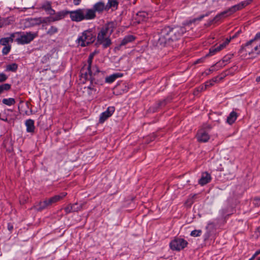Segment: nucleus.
<instances>
[{
  "label": "nucleus",
  "instance_id": "nucleus-1",
  "mask_svg": "<svg viewBox=\"0 0 260 260\" xmlns=\"http://www.w3.org/2000/svg\"><path fill=\"white\" fill-rule=\"evenodd\" d=\"M185 31V28L183 27L176 26L172 28L166 26L155 36V41L157 40V45L165 46L170 41L177 40Z\"/></svg>",
  "mask_w": 260,
  "mask_h": 260
},
{
  "label": "nucleus",
  "instance_id": "nucleus-2",
  "mask_svg": "<svg viewBox=\"0 0 260 260\" xmlns=\"http://www.w3.org/2000/svg\"><path fill=\"white\" fill-rule=\"evenodd\" d=\"M63 14L62 19L70 14V18L73 21L80 22L83 20L94 19V12L91 9H79L75 11L62 10L60 11Z\"/></svg>",
  "mask_w": 260,
  "mask_h": 260
},
{
  "label": "nucleus",
  "instance_id": "nucleus-3",
  "mask_svg": "<svg viewBox=\"0 0 260 260\" xmlns=\"http://www.w3.org/2000/svg\"><path fill=\"white\" fill-rule=\"evenodd\" d=\"M114 23L112 22L105 24L100 29L97 36V43L106 48L109 47L112 42L110 36L114 30Z\"/></svg>",
  "mask_w": 260,
  "mask_h": 260
},
{
  "label": "nucleus",
  "instance_id": "nucleus-4",
  "mask_svg": "<svg viewBox=\"0 0 260 260\" xmlns=\"http://www.w3.org/2000/svg\"><path fill=\"white\" fill-rule=\"evenodd\" d=\"M252 57H255L260 54V32L257 33L254 38L247 42L241 49Z\"/></svg>",
  "mask_w": 260,
  "mask_h": 260
},
{
  "label": "nucleus",
  "instance_id": "nucleus-5",
  "mask_svg": "<svg viewBox=\"0 0 260 260\" xmlns=\"http://www.w3.org/2000/svg\"><path fill=\"white\" fill-rule=\"evenodd\" d=\"M95 40V35L92 29L83 31L79 35L76 40V43L81 47H85L92 44Z\"/></svg>",
  "mask_w": 260,
  "mask_h": 260
},
{
  "label": "nucleus",
  "instance_id": "nucleus-6",
  "mask_svg": "<svg viewBox=\"0 0 260 260\" xmlns=\"http://www.w3.org/2000/svg\"><path fill=\"white\" fill-rule=\"evenodd\" d=\"M251 0H247L240 3L230 8L228 10L224 11L218 14L214 19L211 21L212 22H217L222 18L225 17L229 15L232 14L238 10H241L245 6H247L251 3Z\"/></svg>",
  "mask_w": 260,
  "mask_h": 260
},
{
  "label": "nucleus",
  "instance_id": "nucleus-7",
  "mask_svg": "<svg viewBox=\"0 0 260 260\" xmlns=\"http://www.w3.org/2000/svg\"><path fill=\"white\" fill-rule=\"evenodd\" d=\"M19 37L16 41L19 44H27L31 42L37 36L36 33L29 32H17Z\"/></svg>",
  "mask_w": 260,
  "mask_h": 260
},
{
  "label": "nucleus",
  "instance_id": "nucleus-8",
  "mask_svg": "<svg viewBox=\"0 0 260 260\" xmlns=\"http://www.w3.org/2000/svg\"><path fill=\"white\" fill-rule=\"evenodd\" d=\"M187 242L180 238H176L170 243V247L173 250L180 251L186 247Z\"/></svg>",
  "mask_w": 260,
  "mask_h": 260
},
{
  "label": "nucleus",
  "instance_id": "nucleus-9",
  "mask_svg": "<svg viewBox=\"0 0 260 260\" xmlns=\"http://www.w3.org/2000/svg\"><path fill=\"white\" fill-rule=\"evenodd\" d=\"M91 84L87 87H84V92H86L89 99H92L95 96L98 92V86L97 84H93V82H90Z\"/></svg>",
  "mask_w": 260,
  "mask_h": 260
},
{
  "label": "nucleus",
  "instance_id": "nucleus-10",
  "mask_svg": "<svg viewBox=\"0 0 260 260\" xmlns=\"http://www.w3.org/2000/svg\"><path fill=\"white\" fill-rule=\"evenodd\" d=\"M81 78H84L85 80H89L90 82H94V78L92 77V72L89 67L86 69L84 67L80 71Z\"/></svg>",
  "mask_w": 260,
  "mask_h": 260
},
{
  "label": "nucleus",
  "instance_id": "nucleus-11",
  "mask_svg": "<svg viewBox=\"0 0 260 260\" xmlns=\"http://www.w3.org/2000/svg\"><path fill=\"white\" fill-rule=\"evenodd\" d=\"M62 16L63 14L58 11L57 12L56 16H49L45 18L41 17V23H48L58 21L62 19Z\"/></svg>",
  "mask_w": 260,
  "mask_h": 260
},
{
  "label": "nucleus",
  "instance_id": "nucleus-12",
  "mask_svg": "<svg viewBox=\"0 0 260 260\" xmlns=\"http://www.w3.org/2000/svg\"><path fill=\"white\" fill-rule=\"evenodd\" d=\"M90 9L94 12V19L96 17V12L101 13L104 10H108L106 5L103 2H99L96 3L93 6V8Z\"/></svg>",
  "mask_w": 260,
  "mask_h": 260
},
{
  "label": "nucleus",
  "instance_id": "nucleus-13",
  "mask_svg": "<svg viewBox=\"0 0 260 260\" xmlns=\"http://www.w3.org/2000/svg\"><path fill=\"white\" fill-rule=\"evenodd\" d=\"M41 8L49 16H56V15L57 12L52 8L51 3L50 2L46 1L43 3L41 6Z\"/></svg>",
  "mask_w": 260,
  "mask_h": 260
},
{
  "label": "nucleus",
  "instance_id": "nucleus-14",
  "mask_svg": "<svg viewBox=\"0 0 260 260\" xmlns=\"http://www.w3.org/2000/svg\"><path fill=\"white\" fill-rule=\"evenodd\" d=\"M115 111L114 107H109L107 109L103 112L100 117V122L103 123L108 118L110 117Z\"/></svg>",
  "mask_w": 260,
  "mask_h": 260
},
{
  "label": "nucleus",
  "instance_id": "nucleus-15",
  "mask_svg": "<svg viewBox=\"0 0 260 260\" xmlns=\"http://www.w3.org/2000/svg\"><path fill=\"white\" fill-rule=\"evenodd\" d=\"M197 138L198 141L200 142H206L209 140L210 136L206 131L204 129H201L198 132Z\"/></svg>",
  "mask_w": 260,
  "mask_h": 260
},
{
  "label": "nucleus",
  "instance_id": "nucleus-16",
  "mask_svg": "<svg viewBox=\"0 0 260 260\" xmlns=\"http://www.w3.org/2000/svg\"><path fill=\"white\" fill-rule=\"evenodd\" d=\"M230 42V39L229 40L228 39H226L224 42L220 44L219 46L217 47L214 46L211 48L209 50L210 55H213L215 54L216 52H219L222 49H223Z\"/></svg>",
  "mask_w": 260,
  "mask_h": 260
},
{
  "label": "nucleus",
  "instance_id": "nucleus-17",
  "mask_svg": "<svg viewBox=\"0 0 260 260\" xmlns=\"http://www.w3.org/2000/svg\"><path fill=\"white\" fill-rule=\"evenodd\" d=\"M67 194V193L66 192H62L59 194L55 195L50 198L47 199L49 206L60 201L63 197H64Z\"/></svg>",
  "mask_w": 260,
  "mask_h": 260
},
{
  "label": "nucleus",
  "instance_id": "nucleus-18",
  "mask_svg": "<svg viewBox=\"0 0 260 260\" xmlns=\"http://www.w3.org/2000/svg\"><path fill=\"white\" fill-rule=\"evenodd\" d=\"M25 21L28 26H33L41 24V17L27 18Z\"/></svg>",
  "mask_w": 260,
  "mask_h": 260
},
{
  "label": "nucleus",
  "instance_id": "nucleus-19",
  "mask_svg": "<svg viewBox=\"0 0 260 260\" xmlns=\"http://www.w3.org/2000/svg\"><path fill=\"white\" fill-rule=\"evenodd\" d=\"M211 177L210 175L207 173L204 172L202 173L201 179L199 180V183L201 185H204L210 181Z\"/></svg>",
  "mask_w": 260,
  "mask_h": 260
},
{
  "label": "nucleus",
  "instance_id": "nucleus-20",
  "mask_svg": "<svg viewBox=\"0 0 260 260\" xmlns=\"http://www.w3.org/2000/svg\"><path fill=\"white\" fill-rule=\"evenodd\" d=\"M35 121L34 120L29 119L25 121V125L26 127V131L28 133H33L35 131Z\"/></svg>",
  "mask_w": 260,
  "mask_h": 260
},
{
  "label": "nucleus",
  "instance_id": "nucleus-21",
  "mask_svg": "<svg viewBox=\"0 0 260 260\" xmlns=\"http://www.w3.org/2000/svg\"><path fill=\"white\" fill-rule=\"evenodd\" d=\"M238 117V114L235 111L231 112L226 118V122L229 124H232L235 122Z\"/></svg>",
  "mask_w": 260,
  "mask_h": 260
},
{
  "label": "nucleus",
  "instance_id": "nucleus-22",
  "mask_svg": "<svg viewBox=\"0 0 260 260\" xmlns=\"http://www.w3.org/2000/svg\"><path fill=\"white\" fill-rule=\"evenodd\" d=\"M147 16V13L144 11L139 12L136 14L135 19L138 23H140L141 21L144 20Z\"/></svg>",
  "mask_w": 260,
  "mask_h": 260
},
{
  "label": "nucleus",
  "instance_id": "nucleus-23",
  "mask_svg": "<svg viewBox=\"0 0 260 260\" xmlns=\"http://www.w3.org/2000/svg\"><path fill=\"white\" fill-rule=\"evenodd\" d=\"M122 76V74L117 73L113 74L106 78V82L107 83H111L113 82L117 78Z\"/></svg>",
  "mask_w": 260,
  "mask_h": 260
},
{
  "label": "nucleus",
  "instance_id": "nucleus-24",
  "mask_svg": "<svg viewBox=\"0 0 260 260\" xmlns=\"http://www.w3.org/2000/svg\"><path fill=\"white\" fill-rule=\"evenodd\" d=\"M49 206L47 199L42 202H40L36 206V209L38 211L43 210Z\"/></svg>",
  "mask_w": 260,
  "mask_h": 260
},
{
  "label": "nucleus",
  "instance_id": "nucleus-25",
  "mask_svg": "<svg viewBox=\"0 0 260 260\" xmlns=\"http://www.w3.org/2000/svg\"><path fill=\"white\" fill-rule=\"evenodd\" d=\"M135 40V37L132 35H128L125 37L121 41L120 45L124 46L128 44V43L132 42Z\"/></svg>",
  "mask_w": 260,
  "mask_h": 260
},
{
  "label": "nucleus",
  "instance_id": "nucleus-26",
  "mask_svg": "<svg viewBox=\"0 0 260 260\" xmlns=\"http://www.w3.org/2000/svg\"><path fill=\"white\" fill-rule=\"evenodd\" d=\"M118 5L117 0H108L106 5L107 9L108 10L110 8L117 9Z\"/></svg>",
  "mask_w": 260,
  "mask_h": 260
},
{
  "label": "nucleus",
  "instance_id": "nucleus-27",
  "mask_svg": "<svg viewBox=\"0 0 260 260\" xmlns=\"http://www.w3.org/2000/svg\"><path fill=\"white\" fill-rule=\"evenodd\" d=\"M2 102L4 104L10 106L15 104V100L13 98L4 99Z\"/></svg>",
  "mask_w": 260,
  "mask_h": 260
},
{
  "label": "nucleus",
  "instance_id": "nucleus-28",
  "mask_svg": "<svg viewBox=\"0 0 260 260\" xmlns=\"http://www.w3.org/2000/svg\"><path fill=\"white\" fill-rule=\"evenodd\" d=\"M18 69V65L13 63L12 64H10L7 66L6 71H11V72H15Z\"/></svg>",
  "mask_w": 260,
  "mask_h": 260
},
{
  "label": "nucleus",
  "instance_id": "nucleus-29",
  "mask_svg": "<svg viewBox=\"0 0 260 260\" xmlns=\"http://www.w3.org/2000/svg\"><path fill=\"white\" fill-rule=\"evenodd\" d=\"M58 31V29L57 27L55 26H51L47 31V34L50 36H51L54 34H56Z\"/></svg>",
  "mask_w": 260,
  "mask_h": 260
},
{
  "label": "nucleus",
  "instance_id": "nucleus-30",
  "mask_svg": "<svg viewBox=\"0 0 260 260\" xmlns=\"http://www.w3.org/2000/svg\"><path fill=\"white\" fill-rule=\"evenodd\" d=\"M13 42L11 38H3L0 40V44L4 46H8V43Z\"/></svg>",
  "mask_w": 260,
  "mask_h": 260
},
{
  "label": "nucleus",
  "instance_id": "nucleus-31",
  "mask_svg": "<svg viewBox=\"0 0 260 260\" xmlns=\"http://www.w3.org/2000/svg\"><path fill=\"white\" fill-rule=\"evenodd\" d=\"M11 88V85L8 83L0 85V94L5 91L9 90Z\"/></svg>",
  "mask_w": 260,
  "mask_h": 260
},
{
  "label": "nucleus",
  "instance_id": "nucleus-32",
  "mask_svg": "<svg viewBox=\"0 0 260 260\" xmlns=\"http://www.w3.org/2000/svg\"><path fill=\"white\" fill-rule=\"evenodd\" d=\"M13 21V19L10 18H3V27L11 24Z\"/></svg>",
  "mask_w": 260,
  "mask_h": 260
},
{
  "label": "nucleus",
  "instance_id": "nucleus-33",
  "mask_svg": "<svg viewBox=\"0 0 260 260\" xmlns=\"http://www.w3.org/2000/svg\"><path fill=\"white\" fill-rule=\"evenodd\" d=\"M73 207V212H77L80 210L82 208V204H78V203H75L74 204H72Z\"/></svg>",
  "mask_w": 260,
  "mask_h": 260
},
{
  "label": "nucleus",
  "instance_id": "nucleus-34",
  "mask_svg": "<svg viewBox=\"0 0 260 260\" xmlns=\"http://www.w3.org/2000/svg\"><path fill=\"white\" fill-rule=\"evenodd\" d=\"M11 49L10 45L4 46L2 50V53L4 55H7L9 53Z\"/></svg>",
  "mask_w": 260,
  "mask_h": 260
},
{
  "label": "nucleus",
  "instance_id": "nucleus-35",
  "mask_svg": "<svg viewBox=\"0 0 260 260\" xmlns=\"http://www.w3.org/2000/svg\"><path fill=\"white\" fill-rule=\"evenodd\" d=\"M201 230H193L191 232L190 235L193 237H198L201 235Z\"/></svg>",
  "mask_w": 260,
  "mask_h": 260
},
{
  "label": "nucleus",
  "instance_id": "nucleus-36",
  "mask_svg": "<svg viewBox=\"0 0 260 260\" xmlns=\"http://www.w3.org/2000/svg\"><path fill=\"white\" fill-rule=\"evenodd\" d=\"M64 211L67 214L73 212L72 204H70L66 208H64Z\"/></svg>",
  "mask_w": 260,
  "mask_h": 260
},
{
  "label": "nucleus",
  "instance_id": "nucleus-37",
  "mask_svg": "<svg viewBox=\"0 0 260 260\" xmlns=\"http://www.w3.org/2000/svg\"><path fill=\"white\" fill-rule=\"evenodd\" d=\"M7 78V76L4 73H0V82L5 81Z\"/></svg>",
  "mask_w": 260,
  "mask_h": 260
},
{
  "label": "nucleus",
  "instance_id": "nucleus-38",
  "mask_svg": "<svg viewBox=\"0 0 260 260\" xmlns=\"http://www.w3.org/2000/svg\"><path fill=\"white\" fill-rule=\"evenodd\" d=\"M93 57V54H90L88 58V60H87V62H88V65L87 67H89V68H91V63H92V61Z\"/></svg>",
  "mask_w": 260,
  "mask_h": 260
},
{
  "label": "nucleus",
  "instance_id": "nucleus-39",
  "mask_svg": "<svg viewBox=\"0 0 260 260\" xmlns=\"http://www.w3.org/2000/svg\"><path fill=\"white\" fill-rule=\"evenodd\" d=\"M91 71L92 72V77H93L95 75L96 73H98L100 72L97 67H93Z\"/></svg>",
  "mask_w": 260,
  "mask_h": 260
},
{
  "label": "nucleus",
  "instance_id": "nucleus-40",
  "mask_svg": "<svg viewBox=\"0 0 260 260\" xmlns=\"http://www.w3.org/2000/svg\"><path fill=\"white\" fill-rule=\"evenodd\" d=\"M231 57L230 55H226V56H225L223 59H222V61L224 62H228L229 61V60H230Z\"/></svg>",
  "mask_w": 260,
  "mask_h": 260
},
{
  "label": "nucleus",
  "instance_id": "nucleus-41",
  "mask_svg": "<svg viewBox=\"0 0 260 260\" xmlns=\"http://www.w3.org/2000/svg\"><path fill=\"white\" fill-rule=\"evenodd\" d=\"M259 254H260V249L256 251L255 252V253L253 255V256L249 259V260H253L255 258L256 256L259 255Z\"/></svg>",
  "mask_w": 260,
  "mask_h": 260
},
{
  "label": "nucleus",
  "instance_id": "nucleus-42",
  "mask_svg": "<svg viewBox=\"0 0 260 260\" xmlns=\"http://www.w3.org/2000/svg\"><path fill=\"white\" fill-rule=\"evenodd\" d=\"M50 57V55L49 54H47V55H45L43 57V62H46L47 61V60L49 59Z\"/></svg>",
  "mask_w": 260,
  "mask_h": 260
},
{
  "label": "nucleus",
  "instance_id": "nucleus-43",
  "mask_svg": "<svg viewBox=\"0 0 260 260\" xmlns=\"http://www.w3.org/2000/svg\"><path fill=\"white\" fill-rule=\"evenodd\" d=\"M211 128H212V127L210 124H206L204 125L203 129H204V128H206V129H210Z\"/></svg>",
  "mask_w": 260,
  "mask_h": 260
},
{
  "label": "nucleus",
  "instance_id": "nucleus-44",
  "mask_svg": "<svg viewBox=\"0 0 260 260\" xmlns=\"http://www.w3.org/2000/svg\"><path fill=\"white\" fill-rule=\"evenodd\" d=\"M81 1V0H73V3L75 5L77 6L80 4Z\"/></svg>",
  "mask_w": 260,
  "mask_h": 260
},
{
  "label": "nucleus",
  "instance_id": "nucleus-45",
  "mask_svg": "<svg viewBox=\"0 0 260 260\" xmlns=\"http://www.w3.org/2000/svg\"><path fill=\"white\" fill-rule=\"evenodd\" d=\"M205 16H208V14H206V15H203L199 17H198V18H197L196 19H194V21H195L196 20H202L205 17Z\"/></svg>",
  "mask_w": 260,
  "mask_h": 260
},
{
  "label": "nucleus",
  "instance_id": "nucleus-46",
  "mask_svg": "<svg viewBox=\"0 0 260 260\" xmlns=\"http://www.w3.org/2000/svg\"><path fill=\"white\" fill-rule=\"evenodd\" d=\"M16 35H18V34L17 32L11 34L9 38H11L13 40V38L15 37Z\"/></svg>",
  "mask_w": 260,
  "mask_h": 260
},
{
  "label": "nucleus",
  "instance_id": "nucleus-47",
  "mask_svg": "<svg viewBox=\"0 0 260 260\" xmlns=\"http://www.w3.org/2000/svg\"><path fill=\"white\" fill-rule=\"evenodd\" d=\"M3 27V18L0 17V28Z\"/></svg>",
  "mask_w": 260,
  "mask_h": 260
},
{
  "label": "nucleus",
  "instance_id": "nucleus-48",
  "mask_svg": "<svg viewBox=\"0 0 260 260\" xmlns=\"http://www.w3.org/2000/svg\"><path fill=\"white\" fill-rule=\"evenodd\" d=\"M256 81L260 83V76H258L256 78Z\"/></svg>",
  "mask_w": 260,
  "mask_h": 260
},
{
  "label": "nucleus",
  "instance_id": "nucleus-49",
  "mask_svg": "<svg viewBox=\"0 0 260 260\" xmlns=\"http://www.w3.org/2000/svg\"><path fill=\"white\" fill-rule=\"evenodd\" d=\"M239 32H238L236 34H235V35H234L233 37H232V38H234L235 37H236L237 35V34H238ZM232 38H230L229 40L230 39V40H231Z\"/></svg>",
  "mask_w": 260,
  "mask_h": 260
},
{
  "label": "nucleus",
  "instance_id": "nucleus-50",
  "mask_svg": "<svg viewBox=\"0 0 260 260\" xmlns=\"http://www.w3.org/2000/svg\"><path fill=\"white\" fill-rule=\"evenodd\" d=\"M13 229V226H10V225H8V229L11 231L12 229Z\"/></svg>",
  "mask_w": 260,
  "mask_h": 260
},
{
  "label": "nucleus",
  "instance_id": "nucleus-51",
  "mask_svg": "<svg viewBox=\"0 0 260 260\" xmlns=\"http://www.w3.org/2000/svg\"><path fill=\"white\" fill-rule=\"evenodd\" d=\"M213 71V69H212V70H211V69H209V70H208V73H207V74H209V73H210V72H212V71Z\"/></svg>",
  "mask_w": 260,
  "mask_h": 260
},
{
  "label": "nucleus",
  "instance_id": "nucleus-52",
  "mask_svg": "<svg viewBox=\"0 0 260 260\" xmlns=\"http://www.w3.org/2000/svg\"><path fill=\"white\" fill-rule=\"evenodd\" d=\"M2 120H3L4 121H7V119H5V118L2 119Z\"/></svg>",
  "mask_w": 260,
  "mask_h": 260
},
{
  "label": "nucleus",
  "instance_id": "nucleus-53",
  "mask_svg": "<svg viewBox=\"0 0 260 260\" xmlns=\"http://www.w3.org/2000/svg\"><path fill=\"white\" fill-rule=\"evenodd\" d=\"M209 82H210V85H211L212 84V83H211V81H210Z\"/></svg>",
  "mask_w": 260,
  "mask_h": 260
},
{
  "label": "nucleus",
  "instance_id": "nucleus-54",
  "mask_svg": "<svg viewBox=\"0 0 260 260\" xmlns=\"http://www.w3.org/2000/svg\"><path fill=\"white\" fill-rule=\"evenodd\" d=\"M207 84H208V82H207ZM206 86H209V85L206 84Z\"/></svg>",
  "mask_w": 260,
  "mask_h": 260
},
{
  "label": "nucleus",
  "instance_id": "nucleus-55",
  "mask_svg": "<svg viewBox=\"0 0 260 260\" xmlns=\"http://www.w3.org/2000/svg\"><path fill=\"white\" fill-rule=\"evenodd\" d=\"M257 260H260V256L257 258Z\"/></svg>",
  "mask_w": 260,
  "mask_h": 260
}]
</instances>
